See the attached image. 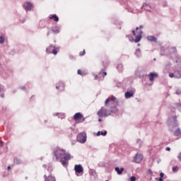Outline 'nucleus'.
Wrapping results in <instances>:
<instances>
[{
  "instance_id": "nucleus-19",
  "label": "nucleus",
  "mask_w": 181,
  "mask_h": 181,
  "mask_svg": "<svg viewBox=\"0 0 181 181\" xmlns=\"http://www.w3.org/2000/svg\"><path fill=\"white\" fill-rule=\"evenodd\" d=\"M100 135H103V136H105V135H107V131H105L104 132H98L97 133V136H100Z\"/></svg>"
},
{
  "instance_id": "nucleus-11",
  "label": "nucleus",
  "mask_w": 181,
  "mask_h": 181,
  "mask_svg": "<svg viewBox=\"0 0 181 181\" xmlns=\"http://www.w3.org/2000/svg\"><path fill=\"white\" fill-rule=\"evenodd\" d=\"M81 118H83V115L80 112L75 114L74 116V119H75V121H78V119H81Z\"/></svg>"
},
{
  "instance_id": "nucleus-31",
  "label": "nucleus",
  "mask_w": 181,
  "mask_h": 181,
  "mask_svg": "<svg viewBox=\"0 0 181 181\" xmlns=\"http://www.w3.org/2000/svg\"><path fill=\"white\" fill-rule=\"evenodd\" d=\"M142 28H144V26L140 25V26H139V27H137L136 29V30H138V29H142Z\"/></svg>"
},
{
  "instance_id": "nucleus-17",
  "label": "nucleus",
  "mask_w": 181,
  "mask_h": 181,
  "mask_svg": "<svg viewBox=\"0 0 181 181\" xmlns=\"http://www.w3.org/2000/svg\"><path fill=\"white\" fill-rule=\"evenodd\" d=\"M141 39H142V35L141 34L139 35H136V39L134 40L135 43H138L139 42H141Z\"/></svg>"
},
{
  "instance_id": "nucleus-26",
  "label": "nucleus",
  "mask_w": 181,
  "mask_h": 181,
  "mask_svg": "<svg viewBox=\"0 0 181 181\" xmlns=\"http://www.w3.org/2000/svg\"><path fill=\"white\" fill-rule=\"evenodd\" d=\"M136 177L135 176H132L130 177V181H136Z\"/></svg>"
},
{
  "instance_id": "nucleus-23",
  "label": "nucleus",
  "mask_w": 181,
  "mask_h": 181,
  "mask_svg": "<svg viewBox=\"0 0 181 181\" xmlns=\"http://www.w3.org/2000/svg\"><path fill=\"white\" fill-rule=\"evenodd\" d=\"M136 54L138 57H139L141 56V49H137L136 51Z\"/></svg>"
},
{
  "instance_id": "nucleus-42",
  "label": "nucleus",
  "mask_w": 181,
  "mask_h": 181,
  "mask_svg": "<svg viewBox=\"0 0 181 181\" xmlns=\"http://www.w3.org/2000/svg\"><path fill=\"white\" fill-rule=\"evenodd\" d=\"M140 45V44H138V46H139Z\"/></svg>"
},
{
  "instance_id": "nucleus-18",
  "label": "nucleus",
  "mask_w": 181,
  "mask_h": 181,
  "mask_svg": "<svg viewBox=\"0 0 181 181\" xmlns=\"http://www.w3.org/2000/svg\"><path fill=\"white\" fill-rule=\"evenodd\" d=\"M50 19H53L55 22H59V17L56 15H53L49 17Z\"/></svg>"
},
{
  "instance_id": "nucleus-3",
  "label": "nucleus",
  "mask_w": 181,
  "mask_h": 181,
  "mask_svg": "<svg viewBox=\"0 0 181 181\" xmlns=\"http://www.w3.org/2000/svg\"><path fill=\"white\" fill-rule=\"evenodd\" d=\"M98 117H108V115H111V111H110L108 109L102 107L98 112Z\"/></svg>"
},
{
  "instance_id": "nucleus-13",
  "label": "nucleus",
  "mask_w": 181,
  "mask_h": 181,
  "mask_svg": "<svg viewBox=\"0 0 181 181\" xmlns=\"http://www.w3.org/2000/svg\"><path fill=\"white\" fill-rule=\"evenodd\" d=\"M125 98H131V97H134V92H126L125 94Z\"/></svg>"
},
{
  "instance_id": "nucleus-34",
  "label": "nucleus",
  "mask_w": 181,
  "mask_h": 181,
  "mask_svg": "<svg viewBox=\"0 0 181 181\" xmlns=\"http://www.w3.org/2000/svg\"><path fill=\"white\" fill-rule=\"evenodd\" d=\"M132 33H133L134 36H135V30H132Z\"/></svg>"
},
{
  "instance_id": "nucleus-24",
  "label": "nucleus",
  "mask_w": 181,
  "mask_h": 181,
  "mask_svg": "<svg viewBox=\"0 0 181 181\" xmlns=\"http://www.w3.org/2000/svg\"><path fill=\"white\" fill-rule=\"evenodd\" d=\"M49 181H56L54 177L49 176L48 177Z\"/></svg>"
},
{
  "instance_id": "nucleus-7",
  "label": "nucleus",
  "mask_w": 181,
  "mask_h": 181,
  "mask_svg": "<svg viewBox=\"0 0 181 181\" xmlns=\"http://www.w3.org/2000/svg\"><path fill=\"white\" fill-rule=\"evenodd\" d=\"M74 169L76 173H82V172L84 170L81 165H76Z\"/></svg>"
},
{
  "instance_id": "nucleus-16",
  "label": "nucleus",
  "mask_w": 181,
  "mask_h": 181,
  "mask_svg": "<svg viewBox=\"0 0 181 181\" xmlns=\"http://www.w3.org/2000/svg\"><path fill=\"white\" fill-rule=\"evenodd\" d=\"M174 135L175 136H180L181 135V131L180 128H177L175 132H174Z\"/></svg>"
},
{
  "instance_id": "nucleus-2",
  "label": "nucleus",
  "mask_w": 181,
  "mask_h": 181,
  "mask_svg": "<svg viewBox=\"0 0 181 181\" xmlns=\"http://www.w3.org/2000/svg\"><path fill=\"white\" fill-rule=\"evenodd\" d=\"M168 125L170 127V131H173V128H175V127H177V120L176 119V117L170 118L168 121Z\"/></svg>"
},
{
  "instance_id": "nucleus-37",
  "label": "nucleus",
  "mask_w": 181,
  "mask_h": 181,
  "mask_svg": "<svg viewBox=\"0 0 181 181\" xmlns=\"http://www.w3.org/2000/svg\"><path fill=\"white\" fill-rule=\"evenodd\" d=\"M104 76H107V72L103 73Z\"/></svg>"
},
{
  "instance_id": "nucleus-43",
  "label": "nucleus",
  "mask_w": 181,
  "mask_h": 181,
  "mask_svg": "<svg viewBox=\"0 0 181 181\" xmlns=\"http://www.w3.org/2000/svg\"><path fill=\"white\" fill-rule=\"evenodd\" d=\"M57 88H59V87H58V86H57Z\"/></svg>"
},
{
  "instance_id": "nucleus-33",
  "label": "nucleus",
  "mask_w": 181,
  "mask_h": 181,
  "mask_svg": "<svg viewBox=\"0 0 181 181\" xmlns=\"http://www.w3.org/2000/svg\"><path fill=\"white\" fill-rule=\"evenodd\" d=\"M165 149L166 151H170V148L169 147H167Z\"/></svg>"
},
{
  "instance_id": "nucleus-8",
  "label": "nucleus",
  "mask_w": 181,
  "mask_h": 181,
  "mask_svg": "<svg viewBox=\"0 0 181 181\" xmlns=\"http://www.w3.org/2000/svg\"><path fill=\"white\" fill-rule=\"evenodd\" d=\"M24 8H25V11H30V9H32V8H33V4H32V3H30V2H25L24 4Z\"/></svg>"
},
{
  "instance_id": "nucleus-21",
  "label": "nucleus",
  "mask_w": 181,
  "mask_h": 181,
  "mask_svg": "<svg viewBox=\"0 0 181 181\" xmlns=\"http://www.w3.org/2000/svg\"><path fill=\"white\" fill-rule=\"evenodd\" d=\"M14 163L16 165H21V163H22V160L21 159L16 158L14 159Z\"/></svg>"
},
{
  "instance_id": "nucleus-10",
  "label": "nucleus",
  "mask_w": 181,
  "mask_h": 181,
  "mask_svg": "<svg viewBox=\"0 0 181 181\" xmlns=\"http://www.w3.org/2000/svg\"><path fill=\"white\" fill-rule=\"evenodd\" d=\"M156 77H158V74L151 73L148 75V78H149L150 81H153L155 80V78H156Z\"/></svg>"
},
{
  "instance_id": "nucleus-4",
  "label": "nucleus",
  "mask_w": 181,
  "mask_h": 181,
  "mask_svg": "<svg viewBox=\"0 0 181 181\" xmlns=\"http://www.w3.org/2000/svg\"><path fill=\"white\" fill-rule=\"evenodd\" d=\"M77 141L80 144H86L87 141V135L84 132L79 133L77 136Z\"/></svg>"
},
{
  "instance_id": "nucleus-14",
  "label": "nucleus",
  "mask_w": 181,
  "mask_h": 181,
  "mask_svg": "<svg viewBox=\"0 0 181 181\" xmlns=\"http://www.w3.org/2000/svg\"><path fill=\"white\" fill-rule=\"evenodd\" d=\"M115 170L117 172L118 175H122V173L124 172V168H119L118 167H116L115 168Z\"/></svg>"
},
{
  "instance_id": "nucleus-22",
  "label": "nucleus",
  "mask_w": 181,
  "mask_h": 181,
  "mask_svg": "<svg viewBox=\"0 0 181 181\" xmlns=\"http://www.w3.org/2000/svg\"><path fill=\"white\" fill-rule=\"evenodd\" d=\"M5 43V38L4 37H0V45H4Z\"/></svg>"
},
{
  "instance_id": "nucleus-30",
  "label": "nucleus",
  "mask_w": 181,
  "mask_h": 181,
  "mask_svg": "<svg viewBox=\"0 0 181 181\" xmlns=\"http://www.w3.org/2000/svg\"><path fill=\"white\" fill-rule=\"evenodd\" d=\"M163 176H165V174L163 173H160V177H163Z\"/></svg>"
},
{
  "instance_id": "nucleus-6",
  "label": "nucleus",
  "mask_w": 181,
  "mask_h": 181,
  "mask_svg": "<svg viewBox=\"0 0 181 181\" xmlns=\"http://www.w3.org/2000/svg\"><path fill=\"white\" fill-rule=\"evenodd\" d=\"M47 53H53V54H57V50L54 49V47L50 46L47 48Z\"/></svg>"
},
{
  "instance_id": "nucleus-39",
  "label": "nucleus",
  "mask_w": 181,
  "mask_h": 181,
  "mask_svg": "<svg viewBox=\"0 0 181 181\" xmlns=\"http://www.w3.org/2000/svg\"><path fill=\"white\" fill-rule=\"evenodd\" d=\"M149 173H152V170H148Z\"/></svg>"
},
{
  "instance_id": "nucleus-40",
  "label": "nucleus",
  "mask_w": 181,
  "mask_h": 181,
  "mask_svg": "<svg viewBox=\"0 0 181 181\" xmlns=\"http://www.w3.org/2000/svg\"><path fill=\"white\" fill-rule=\"evenodd\" d=\"M49 34H50V31H49V32L47 33V35L49 36Z\"/></svg>"
},
{
  "instance_id": "nucleus-1",
  "label": "nucleus",
  "mask_w": 181,
  "mask_h": 181,
  "mask_svg": "<svg viewBox=\"0 0 181 181\" xmlns=\"http://www.w3.org/2000/svg\"><path fill=\"white\" fill-rule=\"evenodd\" d=\"M54 156L57 158V160H59V159L62 165L65 167H67V165H69V162L67 160H70V159H71V155L66 153L64 150L60 148H57V151H54Z\"/></svg>"
},
{
  "instance_id": "nucleus-41",
  "label": "nucleus",
  "mask_w": 181,
  "mask_h": 181,
  "mask_svg": "<svg viewBox=\"0 0 181 181\" xmlns=\"http://www.w3.org/2000/svg\"><path fill=\"white\" fill-rule=\"evenodd\" d=\"M98 121H99V122H101L102 119H99Z\"/></svg>"
},
{
  "instance_id": "nucleus-45",
  "label": "nucleus",
  "mask_w": 181,
  "mask_h": 181,
  "mask_svg": "<svg viewBox=\"0 0 181 181\" xmlns=\"http://www.w3.org/2000/svg\"><path fill=\"white\" fill-rule=\"evenodd\" d=\"M106 181H108V180H106Z\"/></svg>"
},
{
  "instance_id": "nucleus-29",
  "label": "nucleus",
  "mask_w": 181,
  "mask_h": 181,
  "mask_svg": "<svg viewBox=\"0 0 181 181\" xmlns=\"http://www.w3.org/2000/svg\"><path fill=\"white\" fill-rule=\"evenodd\" d=\"M176 94H177V95L181 94L180 90H176Z\"/></svg>"
},
{
  "instance_id": "nucleus-9",
  "label": "nucleus",
  "mask_w": 181,
  "mask_h": 181,
  "mask_svg": "<svg viewBox=\"0 0 181 181\" xmlns=\"http://www.w3.org/2000/svg\"><path fill=\"white\" fill-rule=\"evenodd\" d=\"M110 101H112L113 103H115V101H117V98L115 96H112L111 98H108L107 99H106L105 102V105H107L108 103H110Z\"/></svg>"
},
{
  "instance_id": "nucleus-36",
  "label": "nucleus",
  "mask_w": 181,
  "mask_h": 181,
  "mask_svg": "<svg viewBox=\"0 0 181 181\" xmlns=\"http://www.w3.org/2000/svg\"><path fill=\"white\" fill-rule=\"evenodd\" d=\"M1 98H4V94H1Z\"/></svg>"
},
{
  "instance_id": "nucleus-27",
  "label": "nucleus",
  "mask_w": 181,
  "mask_h": 181,
  "mask_svg": "<svg viewBox=\"0 0 181 181\" xmlns=\"http://www.w3.org/2000/svg\"><path fill=\"white\" fill-rule=\"evenodd\" d=\"M78 74H80L81 76H83V73L81 72V70H78Z\"/></svg>"
},
{
  "instance_id": "nucleus-15",
  "label": "nucleus",
  "mask_w": 181,
  "mask_h": 181,
  "mask_svg": "<svg viewBox=\"0 0 181 181\" xmlns=\"http://www.w3.org/2000/svg\"><path fill=\"white\" fill-rule=\"evenodd\" d=\"M147 40H148V42H156L157 39L154 36L150 35L147 37Z\"/></svg>"
},
{
  "instance_id": "nucleus-35",
  "label": "nucleus",
  "mask_w": 181,
  "mask_h": 181,
  "mask_svg": "<svg viewBox=\"0 0 181 181\" xmlns=\"http://www.w3.org/2000/svg\"><path fill=\"white\" fill-rule=\"evenodd\" d=\"M159 181H163V179H162V177H160Z\"/></svg>"
},
{
  "instance_id": "nucleus-25",
  "label": "nucleus",
  "mask_w": 181,
  "mask_h": 181,
  "mask_svg": "<svg viewBox=\"0 0 181 181\" xmlns=\"http://www.w3.org/2000/svg\"><path fill=\"white\" fill-rule=\"evenodd\" d=\"M179 170V168L178 167H173V172H177Z\"/></svg>"
},
{
  "instance_id": "nucleus-12",
  "label": "nucleus",
  "mask_w": 181,
  "mask_h": 181,
  "mask_svg": "<svg viewBox=\"0 0 181 181\" xmlns=\"http://www.w3.org/2000/svg\"><path fill=\"white\" fill-rule=\"evenodd\" d=\"M169 77H170V78H173V77H176V78H180L181 76H180V74H177V72H175V74H169Z\"/></svg>"
},
{
  "instance_id": "nucleus-5",
  "label": "nucleus",
  "mask_w": 181,
  "mask_h": 181,
  "mask_svg": "<svg viewBox=\"0 0 181 181\" xmlns=\"http://www.w3.org/2000/svg\"><path fill=\"white\" fill-rule=\"evenodd\" d=\"M143 159H144V156H142V154L141 153H136L134 158V162L136 163H141Z\"/></svg>"
},
{
  "instance_id": "nucleus-32",
  "label": "nucleus",
  "mask_w": 181,
  "mask_h": 181,
  "mask_svg": "<svg viewBox=\"0 0 181 181\" xmlns=\"http://www.w3.org/2000/svg\"><path fill=\"white\" fill-rule=\"evenodd\" d=\"M84 54H86V50H83V54H80V56H84Z\"/></svg>"
},
{
  "instance_id": "nucleus-44",
  "label": "nucleus",
  "mask_w": 181,
  "mask_h": 181,
  "mask_svg": "<svg viewBox=\"0 0 181 181\" xmlns=\"http://www.w3.org/2000/svg\"><path fill=\"white\" fill-rule=\"evenodd\" d=\"M141 33H142V31H141Z\"/></svg>"
},
{
  "instance_id": "nucleus-20",
  "label": "nucleus",
  "mask_w": 181,
  "mask_h": 181,
  "mask_svg": "<svg viewBox=\"0 0 181 181\" xmlns=\"http://www.w3.org/2000/svg\"><path fill=\"white\" fill-rule=\"evenodd\" d=\"M52 30L55 34L60 33V28H53Z\"/></svg>"
},
{
  "instance_id": "nucleus-28",
  "label": "nucleus",
  "mask_w": 181,
  "mask_h": 181,
  "mask_svg": "<svg viewBox=\"0 0 181 181\" xmlns=\"http://www.w3.org/2000/svg\"><path fill=\"white\" fill-rule=\"evenodd\" d=\"M177 158H178L179 160H180V162H181V153H179Z\"/></svg>"
},
{
  "instance_id": "nucleus-38",
  "label": "nucleus",
  "mask_w": 181,
  "mask_h": 181,
  "mask_svg": "<svg viewBox=\"0 0 181 181\" xmlns=\"http://www.w3.org/2000/svg\"><path fill=\"white\" fill-rule=\"evenodd\" d=\"M8 170H11V166H8Z\"/></svg>"
}]
</instances>
